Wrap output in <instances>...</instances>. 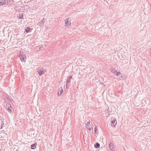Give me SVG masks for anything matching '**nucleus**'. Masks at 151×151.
Instances as JSON below:
<instances>
[{"label":"nucleus","mask_w":151,"mask_h":151,"mask_svg":"<svg viewBox=\"0 0 151 151\" xmlns=\"http://www.w3.org/2000/svg\"><path fill=\"white\" fill-rule=\"evenodd\" d=\"M8 108V110L10 112H12V107H8V108Z\"/></svg>","instance_id":"f3484780"},{"label":"nucleus","mask_w":151,"mask_h":151,"mask_svg":"<svg viewBox=\"0 0 151 151\" xmlns=\"http://www.w3.org/2000/svg\"><path fill=\"white\" fill-rule=\"evenodd\" d=\"M37 145V143L36 142L34 144L31 145V147H31V149H35L36 147V146Z\"/></svg>","instance_id":"9b49d317"},{"label":"nucleus","mask_w":151,"mask_h":151,"mask_svg":"<svg viewBox=\"0 0 151 151\" xmlns=\"http://www.w3.org/2000/svg\"><path fill=\"white\" fill-rule=\"evenodd\" d=\"M69 21V18H66L65 20V25L68 27H69L70 25L71 24L70 22Z\"/></svg>","instance_id":"7ed1b4c3"},{"label":"nucleus","mask_w":151,"mask_h":151,"mask_svg":"<svg viewBox=\"0 0 151 151\" xmlns=\"http://www.w3.org/2000/svg\"><path fill=\"white\" fill-rule=\"evenodd\" d=\"M116 124V119L114 118L111 121V127H114Z\"/></svg>","instance_id":"423d86ee"},{"label":"nucleus","mask_w":151,"mask_h":151,"mask_svg":"<svg viewBox=\"0 0 151 151\" xmlns=\"http://www.w3.org/2000/svg\"><path fill=\"white\" fill-rule=\"evenodd\" d=\"M72 78V76H70V77L67 79L66 81V89H67L68 86V84L70 82V80Z\"/></svg>","instance_id":"39448f33"},{"label":"nucleus","mask_w":151,"mask_h":151,"mask_svg":"<svg viewBox=\"0 0 151 151\" xmlns=\"http://www.w3.org/2000/svg\"><path fill=\"white\" fill-rule=\"evenodd\" d=\"M23 14L22 13L20 14H19V19H24L23 18Z\"/></svg>","instance_id":"4468645a"},{"label":"nucleus","mask_w":151,"mask_h":151,"mask_svg":"<svg viewBox=\"0 0 151 151\" xmlns=\"http://www.w3.org/2000/svg\"><path fill=\"white\" fill-rule=\"evenodd\" d=\"M1 41L0 40V44L1 43Z\"/></svg>","instance_id":"6ab92c4d"},{"label":"nucleus","mask_w":151,"mask_h":151,"mask_svg":"<svg viewBox=\"0 0 151 151\" xmlns=\"http://www.w3.org/2000/svg\"><path fill=\"white\" fill-rule=\"evenodd\" d=\"M97 130V129H96V128H95L94 132H95V133L96 134V132Z\"/></svg>","instance_id":"a211bd4d"},{"label":"nucleus","mask_w":151,"mask_h":151,"mask_svg":"<svg viewBox=\"0 0 151 151\" xmlns=\"http://www.w3.org/2000/svg\"><path fill=\"white\" fill-rule=\"evenodd\" d=\"M30 31V28L28 27H27L25 29V31L26 33H28Z\"/></svg>","instance_id":"2eb2a0df"},{"label":"nucleus","mask_w":151,"mask_h":151,"mask_svg":"<svg viewBox=\"0 0 151 151\" xmlns=\"http://www.w3.org/2000/svg\"><path fill=\"white\" fill-rule=\"evenodd\" d=\"M109 147L110 150H111L112 151H114V144L113 143H110L109 144Z\"/></svg>","instance_id":"1a4fd4ad"},{"label":"nucleus","mask_w":151,"mask_h":151,"mask_svg":"<svg viewBox=\"0 0 151 151\" xmlns=\"http://www.w3.org/2000/svg\"><path fill=\"white\" fill-rule=\"evenodd\" d=\"M8 0H1L0 2V6L2 5H3L7 4H8Z\"/></svg>","instance_id":"0eeeda50"},{"label":"nucleus","mask_w":151,"mask_h":151,"mask_svg":"<svg viewBox=\"0 0 151 151\" xmlns=\"http://www.w3.org/2000/svg\"><path fill=\"white\" fill-rule=\"evenodd\" d=\"M20 59L22 61H24V62H25V60H26V57L24 55H20Z\"/></svg>","instance_id":"6e6552de"},{"label":"nucleus","mask_w":151,"mask_h":151,"mask_svg":"<svg viewBox=\"0 0 151 151\" xmlns=\"http://www.w3.org/2000/svg\"><path fill=\"white\" fill-rule=\"evenodd\" d=\"M40 49V47H39V49Z\"/></svg>","instance_id":"aec40b11"},{"label":"nucleus","mask_w":151,"mask_h":151,"mask_svg":"<svg viewBox=\"0 0 151 151\" xmlns=\"http://www.w3.org/2000/svg\"><path fill=\"white\" fill-rule=\"evenodd\" d=\"M45 22V19L44 18L42 19L37 24V25L40 26H42L44 24Z\"/></svg>","instance_id":"20e7f679"},{"label":"nucleus","mask_w":151,"mask_h":151,"mask_svg":"<svg viewBox=\"0 0 151 151\" xmlns=\"http://www.w3.org/2000/svg\"><path fill=\"white\" fill-rule=\"evenodd\" d=\"M4 100L5 101H6V100L5 99H4Z\"/></svg>","instance_id":"412c9836"},{"label":"nucleus","mask_w":151,"mask_h":151,"mask_svg":"<svg viewBox=\"0 0 151 151\" xmlns=\"http://www.w3.org/2000/svg\"><path fill=\"white\" fill-rule=\"evenodd\" d=\"M91 125L90 124V122H87L86 123V127L89 130V131H91Z\"/></svg>","instance_id":"9d476101"},{"label":"nucleus","mask_w":151,"mask_h":151,"mask_svg":"<svg viewBox=\"0 0 151 151\" xmlns=\"http://www.w3.org/2000/svg\"><path fill=\"white\" fill-rule=\"evenodd\" d=\"M94 147L96 148H99L100 147V144L98 142L96 143L94 145Z\"/></svg>","instance_id":"ddd939ff"},{"label":"nucleus","mask_w":151,"mask_h":151,"mask_svg":"<svg viewBox=\"0 0 151 151\" xmlns=\"http://www.w3.org/2000/svg\"><path fill=\"white\" fill-rule=\"evenodd\" d=\"M6 106L7 108L11 107V105L9 103H7L6 104Z\"/></svg>","instance_id":"dca6fc26"},{"label":"nucleus","mask_w":151,"mask_h":151,"mask_svg":"<svg viewBox=\"0 0 151 151\" xmlns=\"http://www.w3.org/2000/svg\"><path fill=\"white\" fill-rule=\"evenodd\" d=\"M63 92V91L61 88H60L58 92V96H60Z\"/></svg>","instance_id":"f8f14e48"},{"label":"nucleus","mask_w":151,"mask_h":151,"mask_svg":"<svg viewBox=\"0 0 151 151\" xmlns=\"http://www.w3.org/2000/svg\"><path fill=\"white\" fill-rule=\"evenodd\" d=\"M37 71L41 76L42 74H44L46 72V69L43 67H39L37 69Z\"/></svg>","instance_id":"f257e3e1"},{"label":"nucleus","mask_w":151,"mask_h":151,"mask_svg":"<svg viewBox=\"0 0 151 151\" xmlns=\"http://www.w3.org/2000/svg\"><path fill=\"white\" fill-rule=\"evenodd\" d=\"M111 71L112 73H113L114 74L116 75V76L120 75V74H122L120 72H117L116 70L114 68L111 69Z\"/></svg>","instance_id":"f03ea898"},{"label":"nucleus","mask_w":151,"mask_h":151,"mask_svg":"<svg viewBox=\"0 0 151 151\" xmlns=\"http://www.w3.org/2000/svg\"><path fill=\"white\" fill-rule=\"evenodd\" d=\"M0 151H1V150Z\"/></svg>","instance_id":"4be33fe9"}]
</instances>
